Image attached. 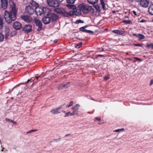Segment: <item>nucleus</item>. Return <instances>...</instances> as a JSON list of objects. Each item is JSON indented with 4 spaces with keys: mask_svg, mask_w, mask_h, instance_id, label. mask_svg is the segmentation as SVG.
<instances>
[{
    "mask_svg": "<svg viewBox=\"0 0 153 153\" xmlns=\"http://www.w3.org/2000/svg\"><path fill=\"white\" fill-rule=\"evenodd\" d=\"M9 6L10 11L9 12L5 10L4 13V18L6 22L8 23H10L12 21L16 19L18 10V8L16 7L15 4L12 0L9 1Z\"/></svg>",
    "mask_w": 153,
    "mask_h": 153,
    "instance_id": "f257e3e1",
    "label": "nucleus"
},
{
    "mask_svg": "<svg viewBox=\"0 0 153 153\" xmlns=\"http://www.w3.org/2000/svg\"><path fill=\"white\" fill-rule=\"evenodd\" d=\"M35 11L37 16H41L42 14L48 15L50 13L48 9L42 6L35 8Z\"/></svg>",
    "mask_w": 153,
    "mask_h": 153,
    "instance_id": "f03ea898",
    "label": "nucleus"
},
{
    "mask_svg": "<svg viewBox=\"0 0 153 153\" xmlns=\"http://www.w3.org/2000/svg\"><path fill=\"white\" fill-rule=\"evenodd\" d=\"M78 7L84 13H88L92 9V7L85 4L79 5Z\"/></svg>",
    "mask_w": 153,
    "mask_h": 153,
    "instance_id": "7ed1b4c3",
    "label": "nucleus"
},
{
    "mask_svg": "<svg viewBox=\"0 0 153 153\" xmlns=\"http://www.w3.org/2000/svg\"><path fill=\"white\" fill-rule=\"evenodd\" d=\"M63 0H47V3L50 7H56L59 6L60 3L62 2Z\"/></svg>",
    "mask_w": 153,
    "mask_h": 153,
    "instance_id": "20e7f679",
    "label": "nucleus"
},
{
    "mask_svg": "<svg viewBox=\"0 0 153 153\" xmlns=\"http://www.w3.org/2000/svg\"><path fill=\"white\" fill-rule=\"evenodd\" d=\"M67 7H70L71 8H73L74 15L76 16H78L80 15L81 13V10L80 9H78L76 8H74V7H75V6L73 5H70L69 4H68L66 5Z\"/></svg>",
    "mask_w": 153,
    "mask_h": 153,
    "instance_id": "39448f33",
    "label": "nucleus"
},
{
    "mask_svg": "<svg viewBox=\"0 0 153 153\" xmlns=\"http://www.w3.org/2000/svg\"><path fill=\"white\" fill-rule=\"evenodd\" d=\"M25 10L27 13L30 15L33 14L35 10V7L30 6H27L25 8Z\"/></svg>",
    "mask_w": 153,
    "mask_h": 153,
    "instance_id": "423d86ee",
    "label": "nucleus"
},
{
    "mask_svg": "<svg viewBox=\"0 0 153 153\" xmlns=\"http://www.w3.org/2000/svg\"><path fill=\"white\" fill-rule=\"evenodd\" d=\"M62 108V105L59 106L58 107L51 110V112L53 114H56L61 113L60 109Z\"/></svg>",
    "mask_w": 153,
    "mask_h": 153,
    "instance_id": "0eeeda50",
    "label": "nucleus"
},
{
    "mask_svg": "<svg viewBox=\"0 0 153 153\" xmlns=\"http://www.w3.org/2000/svg\"><path fill=\"white\" fill-rule=\"evenodd\" d=\"M58 6L54 7V10L55 12L59 14L64 13L65 12V10L64 8L62 7H59Z\"/></svg>",
    "mask_w": 153,
    "mask_h": 153,
    "instance_id": "6e6552de",
    "label": "nucleus"
},
{
    "mask_svg": "<svg viewBox=\"0 0 153 153\" xmlns=\"http://www.w3.org/2000/svg\"><path fill=\"white\" fill-rule=\"evenodd\" d=\"M149 4V1L147 0H141L140 5L143 7H147Z\"/></svg>",
    "mask_w": 153,
    "mask_h": 153,
    "instance_id": "1a4fd4ad",
    "label": "nucleus"
},
{
    "mask_svg": "<svg viewBox=\"0 0 153 153\" xmlns=\"http://www.w3.org/2000/svg\"><path fill=\"white\" fill-rule=\"evenodd\" d=\"M32 26L31 25H26L22 28L23 30L27 33H29L31 31Z\"/></svg>",
    "mask_w": 153,
    "mask_h": 153,
    "instance_id": "9d476101",
    "label": "nucleus"
},
{
    "mask_svg": "<svg viewBox=\"0 0 153 153\" xmlns=\"http://www.w3.org/2000/svg\"><path fill=\"white\" fill-rule=\"evenodd\" d=\"M21 18L22 20L26 22H30L32 21V19L31 17L28 16H21Z\"/></svg>",
    "mask_w": 153,
    "mask_h": 153,
    "instance_id": "9b49d317",
    "label": "nucleus"
},
{
    "mask_svg": "<svg viewBox=\"0 0 153 153\" xmlns=\"http://www.w3.org/2000/svg\"><path fill=\"white\" fill-rule=\"evenodd\" d=\"M35 22L36 25L38 27L39 29H41L42 27V23L41 21L38 19H36L35 20Z\"/></svg>",
    "mask_w": 153,
    "mask_h": 153,
    "instance_id": "f8f14e48",
    "label": "nucleus"
},
{
    "mask_svg": "<svg viewBox=\"0 0 153 153\" xmlns=\"http://www.w3.org/2000/svg\"><path fill=\"white\" fill-rule=\"evenodd\" d=\"M1 7L2 8L4 9L6 8L7 6V0H1Z\"/></svg>",
    "mask_w": 153,
    "mask_h": 153,
    "instance_id": "ddd939ff",
    "label": "nucleus"
},
{
    "mask_svg": "<svg viewBox=\"0 0 153 153\" xmlns=\"http://www.w3.org/2000/svg\"><path fill=\"white\" fill-rule=\"evenodd\" d=\"M13 27L15 29L19 30L21 28V25L19 22H15L14 23Z\"/></svg>",
    "mask_w": 153,
    "mask_h": 153,
    "instance_id": "4468645a",
    "label": "nucleus"
},
{
    "mask_svg": "<svg viewBox=\"0 0 153 153\" xmlns=\"http://www.w3.org/2000/svg\"><path fill=\"white\" fill-rule=\"evenodd\" d=\"M70 86V82H68L66 84L64 83L62 84L59 85L57 87V88L58 89H62L63 87L68 88Z\"/></svg>",
    "mask_w": 153,
    "mask_h": 153,
    "instance_id": "2eb2a0df",
    "label": "nucleus"
},
{
    "mask_svg": "<svg viewBox=\"0 0 153 153\" xmlns=\"http://www.w3.org/2000/svg\"><path fill=\"white\" fill-rule=\"evenodd\" d=\"M10 30L9 27L7 26H6L4 28V31L6 33L5 38L7 39V37L9 36V32Z\"/></svg>",
    "mask_w": 153,
    "mask_h": 153,
    "instance_id": "dca6fc26",
    "label": "nucleus"
},
{
    "mask_svg": "<svg viewBox=\"0 0 153 153\" xmlns=\"http://www.w3.org/2000/svg\"><path fill=\"white\" fill-rule=\"evenodd\" d=\"M51 19L49 17H45L42 19V22L45 24H47L50 22Z\"/></svg>",
    "mask_w": 153,
    "mask_h": 153,
    "instance_id": "f3484780",
    "label": "nucleus"
},
{
    "mask_svg": "<svg viewBox=\"0 0 153 153\" xmlns=\"http://www.w3.org/2000/svg\"><path fill=\"white\" fill-rule=\"evenodd\" d=\"M76 115H78V113H75L74 111H73L72 113H71L70 111L66 113L65 115V117H67L69 116H72Z\"/></svg>",
    "mask_w": 153,
    "mask_h": 153,
    "instance_id": "a211bd4d",
    "label": "nucleus"
},
{
    "mask_svg": "<svg viewBox=\"0 0 153 153\" xmlns=\"http://www.w3.org/2000/svg\"><path fill=\"white\" fill-rule=\"evenodd\" d=\"M80 106V105L79 104H77L72 108V109L73 110V111H75V113H76V111L79 109Z\"/></svg>",
    "mask_w": 153,
    "mask_h": 153,
    "instance_id": "6ab92c4d",
    "label": "nucleus"
},
{
    "mask_svg": "<svg viewBox=\"0 0 153 153\" xmlns=\"http://www.w3.org/2000/svg\"><path fill=\"white\" fill-rule=\"evenodd\" d=\"M148 10L150 14L153 15V4L150 6Z\"/></svg>",
    "mask_w": 153,
    "mask_h": 153,
    "instance_id": "aec40b11",
    "label": "nucleus"
},
{
    "mask_svg": "<svg viewBox=\"0 0 153 153\" xmlns=\"http://www.w3.org/2000/svg\"><path fill=\"white\" fill-rule=\"evenodd\" d=\"M98 0H87L88 2L91 4H94L97 3Z\"/></svg>",
    "mask_w": 153,
    "mask_h": 153,
    "instance_id": "412c9836",
    "label": "nucleus"
},
{
    "mask_svg": "<svg viewBox=\"0 0 153 153\" xmlns=\"http://www.w3.org/2000/svg\"><path fill=\"white\" fill-rule=\"evenodd\" d=\"M67 14L68 15H69L70 16H72L73 15H74V9L72 10L71 11H70L69 12H68L67 13Z\"/></svg>",
    "mask_w": 153,
    "mask_h": 153,
    "instance_id": "4be33fe9",
    "label": "nucleus"
},
{
    "mask_svg": "<svg viewBox=\"0 0 153 153\" xmlns=\"http://www.w3.org/2000/svg\"><path fill=\"white\" fill-rule=\"evenodd\" d=\"M30 4L32 6V7H35L36 6L37 4L36 3L33 1L31 0L30 1Z\"/></svg>",
    "mask_w": 153,
    "mask_h": 153,
    "instance_id": "5701e85b",
    "label": "nucleus"
},
{
    "mask_svg": "<svg viewBox=\"0 0 153 153\" xmlns=\"http://www.w3.org/2000/svg\"><path fill=\"white\" fill-rule=\"evenodd\" d=\"M101 2V4L102 6V7L103 9H104L105 8V4L103 0H100Z\"/></svg>",
    "mask_w": 153,
    "mask_h": 153,
    "instance_id": "b1692460",
    "label": "nucleus"
},
{
    "mask_svg": "<svg viewBox=\"0 0 153 153\" xmlns=\"http://www.w3.org/2000/svg\"><path fill=\"white\" fill-rule=\"evenodd\" d=\"M72 136H73V135L72 134H67L66 135H65V136H64V138H70L72 137Z\"/></svg>",
    "mask_w": 153,
    "mask_h": 153,
    "instance_id": "393cba45",
    "label": "nucleus"
},
{
    "mask_svg": "<svg viewBox=\"0 0 153 153\" xmlns=\"http://www.w3.org/2000/svg\"><path fill=\"white\" fill-rule=\"evenodd\" d=\"M4 38V35L1 33H0V42H2Z\"/></svg>",
    "mask_w": 153,
    "mask_h": 153,
    "instance_id": "a878e982",
    "label": "nucleus"
},
{
    "mask_svg": "<svg viewBox=\"0 0 153 153\" xmlns=\"http://www.w3.org/2000/svg\"><path fill=\"white\" fill-rule=\"evenodd\" d=\"M87 27L86 26H85L84 27H81L80 28V30L81 31L86 32V30L85 29V28Z\"/></svg>",
    "mask_w": 153,
    "mask_h": 153,
    "instance_id": "bb28decb",
    "label": "nucleus"
},
{
    "mask_svg": "<svg viewBox=\"0 0 153 153\" xmlns=\"http://www.w3.org/2000/svg\"><path fill=\"white\" fill-rule=\"evenodd\" d=\"M146 47L147 48L150 47L152 49H153V44H147L146 46Z\"/></svg>",
    "mask_w": 153,
    "mask_h": 153,
    "instance_id": "cd10ccee",
    "label": "nucleus"
},
{
    "mask_svg": "<svg viewBox=\"0 0 153 153\" xmlns=\"http://www.w3.org/2000/svg\"><path fill=\"white\" fill-rule=\"evenodd\" d=\"M138 35L139 36V39L141 40L144 39L145 37L142 34H138Z\"/></svg>",
    "mask_w": 153,
    "mask_h": 153,
    "instance_id": "c85d7f7f",
    "label": "nucleus"
},
{
    "mask_svg": "<svg viewBox=\"0 0 153 153\" xmlns=\"http://www.w3.org/2000/svg\"><path fill=\"white\" fill-rule=\"evenodd\" d=\"M73 102H74L73 101H71L70 102L69 104L68 105H67L66 106V108H69V107L72 106L73 105Z\"/></svg>",
    "mask_w": 153,
    "mask_h": 153,
    "instance_id": "c756f323",
    "label": "nucleus"
},
{
    "mask_svg": "<svg viewBox=\"0 0 153 153\" xmlns=\"http://www.w3.org/2000/svg\"><path fill=\"white\" fill-rule=\"evenodd\" d=\"M66 1L68 3L72 4L74 3L75 0H66Z\"/></svg>",
    "mask_w": 153,
    "mask_h": 153,
    "instance_id": "7c9ffc66",
    "label": "nucleus"
},
{
    "mask_svg": "<svg viewBox=\"0 0 153 153\" xmlns=\"http://www.w3.org/2000/svg\"><path fill=\"white\" fill-rule=\"evenodd\" d=\"M122 22L126 24H129L131 23V21L129 20H123L122 21Z\"/></svg>",
    "mask_w": 153,
    "mask_h": 153,
    "instance_id": "2f4dec72",
    "label": "nucleus"
},
{
    "mask_svg": "<svg viewBox=\"0 0 153 153\" xmlns=\"http://www.w3.org/2000/svg\"><path fill=\"white\" fill-rule=\"evenodd\" d=\"M124 130V129L123 128H122L121 129H119L117 130H114L113 131L114 132H120L121 131H123Z\"/></svg>",
    "mask_w": 153,
    "mask_h": 153,
    "instance_id": "473e14b6",
    "label": "nucleus"
},
{
    "mask_svg": "<svg viewBox=\"0 0 153 153\" xmlns=\"http://www.w3.org/2000/svg\"><path fill=\"white\" fill-rule=\"evenodd\" d=\"M3 20L2 18H0V29H1L3 25Z\"/></svg>",
    "mask_w": 153,
    "mask_h": 153,
    "instance_id": "72a5a7b5",
    "label": "nucleus"
},
{
    "mask_svg": "<svg viewBox=\"0 0 153 153\" xmlns=\"http://www.w3.org/2000/svg\"><path fill=\"white\" fill-rule=\"evenodd\" d=\"M37 131V130H36V129H33V130H30V131H27V132H26V134H29V133H30L33 132H35V131Z\"/></svg>",
    "mask_w": 153,
    "mask_h": 153,
    "instance_id": "f704fd0d",
    "label": "nucleus"
},
{
    "mask_svg": "<svg viewBox=\"0 0 153 153\" xmlns=\"http://www.w3.org/2000/svg\"><path fill=\"white\" fill-rule=\"evenodd\" d=\"M112 32H114L115 33H117V34H121V33L120 32V31L118 30H114L113 31H112Z\"/></svg>",
    "mask_w": 153,
    "mask_h": 153,
    "instance_id": "c9c22d12",
    "label": "nucleus"
},
{
    "mask_svg": "<svg viewBox=\"0 0 153 153\" xmlns=\"http://www.w3.org/2000/svg\"><path fill=\"white\" fill-rule=\"evenodd\" d=\"M83 23V22L81 20H78L76 21L75 22V23L76 24H79V23Z\"/></svg>",
    "mask_w": 153,
    "mask_h": 153,
    "instance_id": "e433bc0d",
    "label": "nucleus"
},
{
    "mask_svg": "<svg viewBox=\"0 0 153 153\" xmlns=\"http://www.w3.org/2000/svg\"><path fill=\"white\" fill-rule=\"evenodd\" d=\"M81 45H82V44L79 43L78 44H77L76 45V48H80L81 46Z\"/></svg>",
    "mask_w": 153,
    "mask_h": 153,
    "instance_id": "4c0bfd02",
    "label": "nucleus"
},
{
    "mask_svg": "<svg viewBox=\"0 0 153 153\" xmlns=\"http://www.w3.org/2000/svg\"><path fill=\"white\" fill-rule=\"evenodd\" d=\"M133 45L135 46L142 47V46L143 44H134Z\"/></svg>",
    "mask_w": 153,
    "mask_h": 153,
    "instance_id": "58836bf2",
    "label": "nucleus"
},
{
    "mask_svg": "<svg viewBox=\"0 0 153 153\" xmlns=\"http://www.w3.org/2000/svg\"><path fill=\"white\" fill-rule=\"evenodd\" d=\"M109 78V76H106L104 77V79L105 80H106L108 79Z\"/></svg>",
    "mask_w": 153,
    "mask_h": 153,
    "instance_id": "ea45409f",
    "label": "nucleus"
},
{
    "mask_svg": "<svg viewBox=\"0 0 153 153\" xmlns=\"http://www.w3.org/2000/svg\"><path fill=\"white\" fill-rule=\"evenodd\" d=\"M134 58L135 59H137V60L140 61V62H141L142 61V59H140L138 58L137 57H134Z\"/></svg>",
    "mask_w": 153,
    "mask_h": 153,
    "instance_id": "a19ab883",
    "label": "nucleus"
},
{
    "mask_svg": "<svg viewBox=\"0 0 153 153\" xmlns=\"http://www.w3.org/2000/svg\"><path fill=\"white\" fill-rule=\"evenodd\" d=\"M55 140L56 141V142H57L58 141H60L61 140V139L60 138H58L57 139Z\"/></svg>",
    "mask_w": 153,
    "mask_h": 153,
    "instance_id": "79ce46f5",
    "label": "nucleus"
},
{
    "mask_svg": "<svg viewBox=\"0 0 153 153\" xmlns=\"http://www.w3.org/2000/svg\"><path fill=\"white\" fill-rule=\"evenodd\" d=\"M86 32H87L88 33H93V31H91V30H86Z\"/></svg>",
    "mask_w": 153,
    "mask_h": 153,
    "instance_id": "37998d69",
    "label": "nucleus"
},
{
    "mask_svg": "<svg viewBox=\"0 0 153 153\" xmlns=\"http://www.w3.org/2000/svg\"><path fill=\"white\" fill-rule=\"evenodd\" d=\"M153 84V79H151L150 81V85L151 86Z\"/></svg>",
    "mask_w": 153,
    "mask_h": 153,
    "instance_id": "c03bdc74",
    "label": "nucleus"
},
{
    "mask_svg": "<svg viewBox=\"0 0 153 153\" xmlns=\"http://www.w3.org/2000/svg\"><path fill=\"white\" fill-rule=\"evenodd\" d=\"M96 120H98L99 121H100L101 120V118L100 117L96 118Z\"/></svg>",
    "mask_w": 153,
    "mask_h": 153,
    "instance_id": "a18cd8bd",
    "label": "nucleus"
},
{
    "mask_svg": "<svg viewBox=\"0 0 153 153\" xmlns=\"http://www.w3.org/2000/svg\"><path fill=\"white\" fill-rule=\"evenodd\" d=\"M6 120L7 121H8L9 122H11V121H12V120H10V119H6Z\"/></svg>",
    "mask_w": 153,
    "mask_h": 153,
    "instance_id": "49530a36",
    "label": "nucleus"
},
{
    "mask_svg": "<svg viewBox=\"0 0 153 153\" xmlns=\"http://www.w3.org/2000/svg\"><path fill=\"white\" fill-rule=\"evenodd\" d=\"M11 122L13 123V124H16V122H14L13 121H11Z\"/></svg>",
    "mask_w": 153,
    "mask_h": 153,
    "instance_id": "de8ad7c7",
    "label": "nucleus"
},
{
    "mask_svg": "<svg viewBox=\"0 0 153 153\" xmlns=\"http://www.w3.org/2000/svg\"><path fill=\"white\" fill-rule=\"evenodd\" d=\"M133 12L135 15H137L136 12H135V11H133Z\"/></svg>",
    "mask_w": 153,
    "mask_h": 153,
    "instance_id": "09e8293b",
    "label": "nucleus"
},
{
    "mask_svg": "<svg viewBox=\"0 0 153 153\" xmlns=\"http://www.w3.org/2000/svg\"><path fill=\"white\" fill-rule=\"evenodd\" d=\"M30 81V79H28L27 81L25 83H28Z\"/></svg>",
    "mask_w": 153,
    "mask_h": 153,
    "instance_id": "8fccbe9b",
    "label": "nucleus"
},
{
    "mask_svg": "<svg viewBox=\"0 0 153 153\" xmlns=\"http://www.w3.org/2000/svg\"><path fill=\"white\" fill-rule=\"evenodd\" d=\"M145 21V20H142L140 22H144Z\"/></svg>",
    "mask_w": 153,
    "mask_h": 153,
    "instance_id": "3c124183",
    "label": "nucleus"
},
{
    "mask_svg": "<svg viewBox=\"0 0 153 153\" xmlns=\"http://www.w3.org/2000/svg\"><path fill=\"white\" fill-rule=\"evenodd\" d=\"M62 112L63 113H65V111H64V110H62Z\"/></svg>",
    "mask_w": 153,
    "mask_h": 153,
    "instance_id": "603ef678",
    "label": "nucleus"
},
{
    "mask_svg": "<svg viewBox=\"0 0 153 153\" xmlns=\"http://www.w3.org/2000/svg\"><path fill=\"white\" fill-rule=\"evenodd\" d=\"M99 56H103V55H99Z\"/></svg>",
    "mask_w": 153,
    "mask_h": 153,
    "instance_id": "864d4df0",
    "label": "nucleus"
},
{
    "mask_svg": "<svg viewBox=\"0 0 153 153\" xmlns=\"http://www.w3.org/2000/svg\"><path fill=\"white\" fill-rule=\"evenodd\" d=\"M133 36H136V35H137L136 34H133Z\"/></svg>",
    "mask_w": 153,
    "mask_h": 153,
    "instance_id": "5fc2aeb1",
    "label": "nucleus"
},
{
    "mask_svg": "<svg viewBox=\"0 0 153 153\" xmlns=\"http://www.w3.org/2000/svg\"><path fill=\"white\" fill-rule=\"evenodd\" d=\"M136 36H137V37H139V36L138 35H136Z\"/></svg>",
    "mask_w": 153,
    "mask_h": 153,
    "instance_id": "6e6d98bb",
    "label": "nucleus"
},
{
    "mask_svg": "<svg viewBox=\"0 0 153 153\" xmlns=\"http://www.w3.org/2000/svg\"><path fill=\"white\" fill-rule=\"evenodd\" d=\"M3 149H4V148H3L1 150V151H3Z\"/></svg>",
    "mask_w": 153,
    "mask_h": 153,
    "instance_id": "4d7b16f0",
    "label": "nucleus"
},
{
    "mask_svg": "<svg viewBox=\"0 0 153 153\" xmlns=\"http://www.w3.org/2000/svg\"><path fill=\"white\" fill-rule=\"evenodd\" d=\"M54 42L55 43L56 42V41H54Z\"/></svg>",
    "mask_w": 153,
    "mask_h": 153,
    "instance_id": "13d9d810",
    "label": "nucleus"
},
{
    "mask_svg": "<svg viewBox=\"0 0 153 153\" xmlns=\"http://www.w3.org/2000/svg\"><path fill=\"white\" fill-rule=\"evenodd\" d=\"M152 21L153 22V19H152Z\"/></svg>",
    "mask_w": 153,
    "mask_h": 153,
    "instance_id": "bf43d9fd",
    "label": "nucleus"
}]
</instances>
